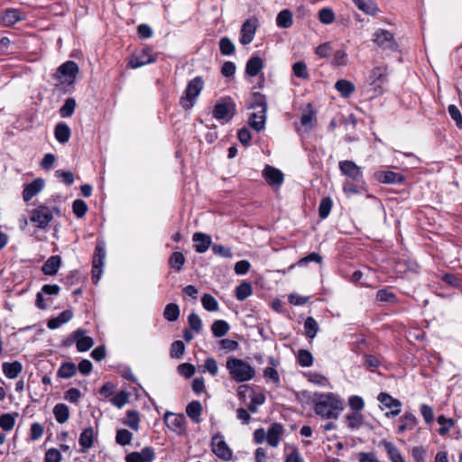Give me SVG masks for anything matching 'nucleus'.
<instances>
[{"instance_id": "nucleus-42", "label": "nucleus", "mask_w": 462, "mask_h": 462, "mask_svg": "<svg viewBox=\"0 0 462 462\" xmlns=\"http://www.w3.org/2000/svg\"><path fill=\"white\" fill-rule=\"evenodd\" d=\"M250 403L248 404V410L254 413L258 410V406L262 405L265 402V396L261 393H254V391L250 394Z\"/></svg>"}, {"instance_id": "nucleus-46", "label": "nucleus", "mask_w": 462, "mask_h": 462, "mask_svg": "<svg viewBox=\"0 0 462 462\" xmlns=\"http://www.w3.org/2000/svg\"><path fill=\"white\" fill-rule=\"evenodd\" d=\"M132 439H133V434L129 430H127L125 429H120L116 431V442L118 445H121V446L129 445L131 443Z\"/></svg>"}, {"instance_id": "nucleus-27", "label": "nucleus", "mask_w": 462, "mask_h": 462, "mask_svg": "<svg viewBox=\"0 0 462 462\" xmlns=\"http://www.w3.org/2000/svg\"><path fill=\"white\" fill-rule=\"evenodd\" d=\"M73 318V312L70 310H66L60 313L59 316L49 319L48 328L50 329H56L61 325L69 322Z\"/></svg>"}, {"instance_id": "nucleus-2", "label": "nucleus", "mask_w": 462, "mask_h": 462, "mask_svg": "<svg viewBox=\"0 0 462 462\" xmlns=\"http://www.w3.org/2000/svg\"><path fill=\"white\" fill-rule=\"evenodd\" d=\"M230 378L236 383L251 381L255 376V369L246 361L237 357H229L226 363Z\"/></svg>"}, {"instance_id": "nucleus-44", "label": "nucleus", "mask_w": 462, "mask_h": 462, "mask_svg": "<svg viewBox=\"0 0 462 462\" xmlns=\"http://www.w3.org/2000/svg\"><path fill=\"white\" fill-rule=\"evenodd\" d=\"M292 72L299 79H307L310 77L307 65L302 60H299L292 65Z\"/></svg>"}, {"instance_id": "nucleus-55", "label": "nucleus", "mask_w": 462, "mask_h": 462, "mask_svg": "<svg viewBox=\"0 0 462 462\" xmlns=\"http://www.w3.org/2000/svg\"><path fill=\"white\" fill-rule=\"evenodd\" d=\"M365 187L366 183L361 186L359 183L346 180L343 184V190L345 193L360 194L363 190H365Z\"/></svg>"}, {"instance_id": "nucleus-58", "label": "nucleus", "mask_w": 462, "mask_h": 462, "mask_svg": "<svg viewBox=\"0 0 462 462\" xmlns=\"http://www.w3.org/2000/svg\"><path fill=\"white\" fill-rule=\"evenodd\" d=\"M298 362L301 366L309 367L313 364V356L310 351L301 349L298 354Z\"/></svg>"}, {"instance_id": "nucleus-62", "label": "nucleus", "mask_w": 462, "mask_h": 462, "mask_svg": "<svg viewBox=\"0 0 462 462\" xmlns=\"http://www.w3.org/2000/svg\"><path fill=\"white\" fill-rule=\"evenodd\" d=\"M346 421L350 429H358L363 423V416L358 412H353L346 416Z\"/></svg>"}, {"instance_id": "nucleus-26", "label": "nucleus", "mask_w": 462, "mask_h": 462, "mask_svg": "<svg viewBox=\"0 0 462 462\" xmlns=\"http://www.w3.org/2000/svg\"><path fill=\"white\" fill-rule=\"evenodd\" d=\"M71 135V130L69 126L64 123L60 122L55 125L54 136L60 143H67Z\"/></svg>"}, {"instance_id": "nucleus-14", "label": "nucleus", "mask_w": 462, "mask_h": 462, "mask_svg": "<svg viewBox=\"0 0 462 462\" xmlns=\"http://www.w3.org/2000/svg\"><path fill=\"white\" fill-rule=\"evenodd\" d=\"M377 400L388 409H391L390 412H386V416H397L401 412L402 403L399 400L392 397L386 393H379Z\"/></svg>"}, {"instance_id": "nucleus-11", "label": "nucleus", "mask_w": 462, "mask_h": 462, "mask_svg": "<svg viewBox=\"0 0 462 462\" xmlns=\"http://www.w3.org/2000/svg\"><path fill=\"white\" fill-rule=\"evenodd\" d=\"M163 419L166 426L171 430L179 435H182L186 432V419L182 414L167 411Z\"/></svg>"}, {"instance_id": "nucleus-39", "label": "nucleus", "mask_w": 462, "mask_h": 462, "mask_svg": "<svg viewBox=\"0 0 462 462\" xmlns=\"http://www.w3.org/2000/svg\"><path fill=\"white\" fill-rule=\"evenodd\" d=\"M359 10L369 15H374L378 9L372 0H353Z\"/></svg>"}, {"instance_id": "nucleus-23", "label": "nucleus", "mask_w": 462, "mask_h": 462, "mask_svg": "<svg viewBox=\"0 0 462 462\" xmlns=\"http://www.w3.org/2000/svg\"><path fill=\"white\" fill-rule=\"evenodd\" d=\"M22 12L19 9H7L0 14V22L5 26H12L23 20Z\"/></svg>"}, {"instance_id": "nucleus-37", "label": "nucleus", "mask_w": 462, "mask_h": 462, "mask_svg": "<svg viewBox=\"0 0 462 462\" xmlns=\"http://www.w3.org/2000/svg\"><path fill=\"white\" fill-rule=\"evenodd\" d=\"M76 106H77V103H76L75 98L68 97L59 110V114H60V117H62V118L70 117L75 112Z\"/></svg>"}, {"instance_id": "nucleus-45", "label": "nucleus", "mask_w": 462, "mask_h": 462, "mask_svg": "<svg viewBox=\"0 0 462 462\" xmlns=\"http://www.w3.org/2000/svg\"><path fill=\"white\" fill-rule=\"evenodd\" d=\"M219 50L221 54L229 56L234 54L236 51L235 44L228 37H223L219 41Z\"/></svg>"}, {"instance_id": "nucleus-3", "label": "nucleus", "mask_w": 462, "mask_h": 462, "mask_svg": "<svg viewBox=\"0 0 462 462\" xmlns=\"http://www.w3.org/2000/svg\"><path fill=\"white\" fill-rule=\"evenodd\" d=\"M204 88V80L202 77L197 76L191 80H189L187 84V87L183 92V95L181 96L180 99V106L185 110L191 109L196 102L197 98L199 97V94L201 93L202 89Z\"/></svg>"}, {"instance_id": "nucleus-7", "label": "nucleus", "mask_w": 462, "mask_h": 462, "mask_svg": "<svg viewBox=\"0 0 462 462\" xmlns=\"http://www.w3.org/2000/svg\"><path fill=\"white\" fill-rule=\"evenodd\" d=\"M106 259V245L103 241H99L96 246L93 262H92V279L97 283L103 274V266Z\"/></svg>"}, {"instance_id": "nucleus-29", "label": "nucleus", "mask_w": 462, "mask_h": 462, "mask_svg": "<svg viewBox=\"0 0 462 462\" xmlns=\"http://www.w3.org/2000/svg\"><path fill=\"white\" fill-rule=\"evenodd\" d=\"M265 122L266 114L260 112L252 113L248 118V124L250 127L257 133L261 132L264 128Z\"/></svg>"}, {"instance_id": "nucleus-9", "label": "nucleus", "mask_w": 462, "mask_h": 462, "mask_svg": "<svg viewBox=\"0 0 462 462\" xmlns=\"http://www.w3.org/2000/svg\"><path fill=\"white\" fill-rule=\"evenodd\" d=\"M79 70V66L75 61L67 60L57 69L54 78L57 80L64 79L66 82L72 84L75 81Z\"/></svg>"}, {"instance_id": "nucleus-22", "label": "nucleus", "mask_w": 462, "mask_h": 462, "mask_svg": "<svg viewBox=\"0 0 462 462\" xmlns=\"http://www.w3.org/2000/svg\"><path fill=\"white\" fill-rule=\"evenodd\" d=\"M283 427L281 424L273 423L267 430L268 444L273 448H277L283 435Z\"/></svg>"}, {"instance_id": "nucleus-20", "label": "nucleus", "mask_w": 462, "mask_h": 462, "mask_svg": "<svg viewBox=\"0 0 462 462\" xmlns=\"http://www.w3.org/2000/svg\"><path fill=\"white\" fill-rule=\"evenodd\" d=\"M263 176L270 185L281 186L284 180L283 173L277 168L266 165L263 171Z\"/></svg>"}, {"instance_id": "nucleus-21", "label": "nucleus", "mask_w": 462, "mask_h": 462, "mask_svg": "<svg viewBox=\"0 0 462 462\" xmlns=\"http://www.w3.org/2000/svg\"><path fill=\"white\" fill-rule=\"evenodd\" d=\"M154 451L150 447H145L139 452H132L125 457L126 462H152Z\"/></svg>"}, {"instance_id": "nucleus-30", "label": "nucleus", "mask_w": 462, "mask_h": 462, "mask_svg": "<svg viewBox=\"0 0 462 462\" xmlns=\"http://www.w3.org/2000/svg\"><path fill=\"white\" fill-rule=\"evenodd\" d=\"M61 263V258L59 255L51 256L42 265V270L47 275L57 273Z\"/></svg>"}, {"instance_id": "nucleus-6", "label": "nucleus", "mask_w": 462, "mask_h": 462, "mask_svg": "<svg viewBox=\"0 0 462 462\" xmlns=\"http://www.w3.org/2000/svg\"><path fill=\"white\" fill-rule=\"evenodd\" d=\"M210 447L212 452L224 461H230L233 457V451L225 440L224 436L217 432L211 437Z\"/></svg>"}, {"instance_id": "nucleus-36", "label": "nucleus", "mask_w": 462, "mask_h": 462, "mask_svg": "<svg viewBox=\"0 0 462 462\" xmlns=\"http://www.w3.org/2000/svg\"><path fill=\"white\" fill-rule=\"evenodd\" d=\"M335 88L344 97H348L355 91L354 84L346 79L337 80L335 84Z\"/></svg>"}, {"instance_id": "nucleus-1", "label": "nucleus", "mask_w": 462, "mask_h": 462, "mask_svg": "<svg viewBox=\"0 0 462 462\" xmlns=\"http://www.w3.org/2000/svg\"><path fill=\"white\" fill-rule=\"evenodd\" d=\"M315 412L325 419H337L344 410V402L333 393H315L313 397Z\"/></svg>"}, {"instance_id": "nucleus-50", "label": "nucleus", "mask_w": 462, "mask_h": 462, "mask_svg": "<svg viewBox=\"0 0 462 462\" xmlns=\"http://www.w3.org/2000/svg\"><path fill=\"white\" fill-rule=\"evenodd\" d=\"M332 204V199L329 197H325L321 199L319 206V215L320 218L324 219L328 217L331 211Z\"/></svg>"}, {"instance_id": "nucleus-17", "label": "nucleus", "mask_w": 462, "mask_h": 462, "mask_svg": "<svg viewBox=\"0 0 462 462\" xmlns=\"http://www.w3.org/2000/svg\"><path fill=\"white\" fill-rule=\"evenodd\" d=\"M72 338L76 342V346L78 351L85 352L90 349L94 345V340L92 337L86 336V331L84 329H77L72 333Z\"/></svg>"}, {"instance_id": "nucleus-4", "label": "nucleus", "mask_w": 462, "mask_h": 462, "mask_svg": "<svg viewBox=\"0 0 462 462\" xmlns=\"http://www.w3.org/2000/svg\"><path fill=\"white\" fill-rule=\"evenodd\" d=\"M54 215H60V209L58 207L49 208L40 205L32 210L30 219L38 228L44 229L53 219Z\"/></svg>"}, {"instance_id": "nucleus-47", "label": "nucleus", "mask_w": 462, "mask_h": 462, "mask_svg": "<svg viewBox=\"0 0 462 462\" xmlns=\"http://www.w3.org/2000/svg\"><path fill=\"white\" fill-rule=\"evenodd\" d=\"M403 422L398 427V432L402 433L407 430H413L417 424V420L412 414H405L402 417Z\"/></svg>"}, {"instance_id": "nucleus-12", "label": "nucleus", "mask_w": 462, "mask_h": 462, "mask_svg": "<svg viewBox=\"0 0 462 462\" xmlns=\"http://www.w3.org/2000/svg\"><path fill=\"white\" fill-rule=\"evenodd\" d=\"M256 28V19H248L243 23L239 39V42L242 45L245 46L253 42Z\"/></svg>"}, {"instance_id": "nucleus-10", "label": "nucleus", "mask_w": 462, "mask_h": 462, "mask_svg": "<svg viewBox=\"0 0 462 462\" xmlns=\"http://www.w3.org/2000/svg\"><path fill=\"white\" fill-rule=\"evenodd\" d=\"M374 42L379 48L384 51L388 50L393 51L398 48L393 34L387 30H377L374 34Z\"/></svg>"}, {"instance_id": "nucleus-24", "label": "nucleus", "mask_w": 462, "mask_h": 462, "mask_svg": "<svg viewBox=\"0 0 462 462\" xmlns=\"http://www.w3.org/2000/svg\"><path fill=\"white\" fill-rule=\"evenodd\" d=\"M263 69V60L257 55L252 56L246 62L245 73L250 77H256Z\"/></svg>"}, {"instance_id": "nucleus-53", "label": "nucleus", "mask_w": 462, "mask_h": 462, "mask_svg": "<svg viewBox=\"0 0 462 462\" xmlns=\"http://www.w3.org/2000/svg\"><path fill=\"white\" fill-rule=\"evenodd\" d=\"M304 328H305L306 335L310 338H313V337H315V336L317 335V333L319 331V325H318L317 321L315 320V319H313L312 317H309L305 320Z\"/></svg>"}, {"instance_id": "nucleus-63", "label": "nucleus", "mask_w": 462, "mask_h": 462, "mask_svg": "<svg viewBox=\"0 0 462 462\" xmlns=\"http://www.w3.org/2000/svg\"><path fill=\"white\" fill-rule=\"evenodd\" d=\"M129 401V393L124 391L117 393L111 400L113 405L122 408Z\"/></svg>"}, {"instance_id": "nucleus-64", "label": "nucleus", "mask_w": 462, "mask_h": 462, "mask_svg": "<svg viewBox=\"0 0 462 462\" xmlns=\"http://www.w3.org/2000/svg\"><path fill=\"white\" fill-rule=\"evenodd\" d=\"M185 350V345L182 341L177 340L171 344V356L173 358H180Z\"/></svg>"}, {"instance_id": "nucleus-34", "label": "nucleus", "mask_w": 462, "mask_h": 462, "mask_svg": "<svg viewBox=\"0 0 462 462\" xmlns=\"http://www.w3.org/2000/svg\"><path fill=\"white\" fill-rule=\"evenodd\" d=\"M53 414L59 423H65L69 418V407L64 403H58L53 408Z\"/></svg>"}, {"instance_id": "nucleus-60", "label": "nucleus", "mask_w": 462, "mask_h": 462, "mask_svg": "<svg viewBox=\"0 0 462 462\" xmlns=\"http://www.w3.org/2000/svg\"><path fill=\"white\" fill-rule=\"evenodd\" d=\"M411 454L415 462H425L427 448L421 446H416L411 448Z\"/></svg>"}, {"instance_id": "nucleus-52", "label": "nucleus", "mask_w": 462, "mask_h": 462, "mask_svg": "<svg viewBox=\"0 0 462 462\" xmlns=\"http://www.w3.org/2000/svg\"><path fill=\"white\" fill-rule=\"evenodd\" d=\"M319 20L321 23L331 24L335 21V14L329 7H324L319 11Z\"/></svg>"}, {"instance_id": "nucleus-48", "label": "nucleus", "mask_w": 462, "mask_h": 462, "mask_svg": "<svg viewBox=\"0 0 462 462\" xmlns=\"http://www.w3.org/2000/svg\"><path fill=\"white\" fill-rule=\"evenodd\" d=\"M164 318L169 321H175L179 319L180 309L177 304L170 303L166 305L163 312Z\"/></svg>"}, {"instance_id": "nucleus-8", "label": "nucleus", "mask_w": 462, "mask_h": 462, "mask_svg": "<svg viewBox=\"0 0 462 462\" xmlns=\"http://www.w3.org/2000/svg\"><path fill=\"white\" fill-rule=\"evenodd\" d=\"M339 170L343 175L347 177L353 182L359 183L361 186L365 184L363 177L362 168L359 167L355 162L345 160L338 163Z\"/></svg>"}, {"instance_id": "nucleus-59", "label": "nucleus", "mask_w": 462, "mask_h": 462, "mask_svg": "<svg viewBox=\"0 0 462 462\" xmlns=\"http://www.w3.org/2000/svg\"><path fill=\"white\" fill-rule=\"evenodd\" d=\"M76 373V366L74 364L72 363H66V364H63L59 371H58V375L61 378H69L71 376H73Z\"/></svg>"}, {"instance_id": "nucleus-35", "label": "nucleus", "mask_w": 462, "mask_h": 462, "mask_svg": "<svg viewBox=\"0 0 462 462\" xmlns=\"http://www.w3.org/2000/svg\"><path fill=\"white\" fill-rule=\"evenodd\" d=\"M202 411L201 403L198 401H193L186 407L187 415L195 422L200 421V415Z\"/></svg>"}, {"instance_id": "nucleus-31", "label": "nucleus", "mask_w": 462, "mask_h": 462, "mask_svg": "<svg viewBox=\"0 0 462 462\" xmlns=\"http://www.w3.org/2000/svg\"><path fill=\"white\" fill-rule=\"evenodd\" d=\"M293 23L292 13L289 9H283L276 16V25L282 29H288Z\"/></svg>"}, {"instance_id": "nucleus-57", "label": "nucleus", "mask_w": 462, "mask_h": 462, "mask_svg": "<svg viewBox=\"0 0 462 462\" xmlns=\"http://www.w3.org/2000/svg\"><path fill=\"white\" fill-rule=\"evenodd\" d=\"M201 303L205 310L208 311H216L218 310V303L217 300L210 294L203 295Z\"/></svg>"}, {"instance_id": "nucleus-38", "label": "nucleus", "mask_w": 462, "mask_h": 462, "mask_svg": "<svg viewBox=\"0 0 462 462\" xmlns=\"http://www.w3.org/2000/svg\"><path fill=\"white\" fill-rule=\"evenodd\" d=\"M123 423L129 428H131L133 430L137 431L139 430V423H140V414L136 411H126V417L123 420Z\"/></svg>"}, {"instance_id": "nucleus-54", "label": "nucleus", "mask_w": 462, "mask_h": 462, "mask_svg": "<svg viewBox=\"0 0 462 462\" xmlns=\"http://www.w3.org/2000/svg\"><path fill=\"white\" fill-rule=\"evenodd\" d=\"M201 371L203 373L208 372L212 376H216L218 374V365L217 360L213 357H208L201 366Z\"/></svg>"}, {"instance_id": "nucleus-28", "label": "nucleus", "mask_w": 462, "mask_h": 462, "mask_svg": "<svg viewBox=\"0 0 462 462\" xmlns=\"http://www.w3.org/2000/svg\"><path fill=\"white\" fill-rule=\"evenodd\" d=\"M193 242L198 253L206 252L211 245V238L204 233H195L193 236Z\"/></svg>"}, {"instance_id": "nucleus-40", "label": "nucleus", "mask_w": 462, "mask_h": 462, "mask_svg": "<svg viewBox=\"0 0 462 462\" xmlns=\"http://www.w3.org/2000/svg\"><path fill=\"white\" fill-rule=\"evenodd\" d=\"M229 325L225 320H216L211 326V331L216 337H222L229 331Z\"/></svg>"}, {"instance_id": "nucleus-19", "label": "nucleus", "mask_w": 462, "mask_h": 462, "mask_svg": "<svg viewBox=\"0 0 462 462\" xmlns=\"http://www.w3.org/2000/svg\"><path fill=\"white\" fill-rule=\"evenodd\" d=\"M44 180L37 178L32 182L26 184L23 190V199L25 202L30 201L33 197L40 193L44 188Z\"/></svg>"}, {"instance_id": "nucleus-18", "label": "nucleus", "mask_w": 462, "mask_h": 462, "mask_svg": "<svg viewBox=\"0 0 462 462\" xmlns=\"http://www.w3.org/2000/svg\"><path fill=\"white\" fill-rule=\"evenodd\" d=\"M154 61L155 59L150 54V50L143 49L140 53L134 54L131 57L128 66L132 69H137Z\"/></svg>"}, {"instance_id": "nucleus-43", "label": "nucleus", "mask_w": 462, "mask_h": 462, "mask_svg": "<svg viewBox=\"0 0 462 462\" xmlns=\"http://www.w3.org/2000/svg\"><path fill=\"white\" fill-rule=\"evenodd\" d=\"M253 292L252 285L249 282H242L236 288V297L238 300H245Z\"/></svg>"}, {"instance_id": "nucleus-41", "label": "nucleus", "mask_w": 462, "mask_h": 462, "mask_svg": "<svg viewBox=\"0 0 462 462\" xmlns=\"http://www.w3.org/2000/svg\"><path fill=\"white\" fill-rule=\"evenodd\" d=\"M17 413H5L0 416V427L5 430L10 431L15 424Z\"/></svg>"}, {"instance_id": "nucleus-61", "label": "nucleus", "mask_w": 462, "mask_h": 462, "mask_svg": "<svg viewBox=\"0 0 462 462\" xmlns=\"http://www.w3.org/2000/svg\"><path fill=\"white\" fill-rule=\"evenodd\" d=\"M448 111L450 117L455 121L456 125L462 129V115L458 107L456 105H449Z\"/></svg>"}, {"instance_id": "nucleus-32", "label": "nucleus", "mask_w": 462, "mask_h": 462, "mask_svg": "<svg viewBox=\"0 0 462 462\" xmlns=\"http://www.w3.org/2000/svg\"><path fill=\"white\" fill-rule=\"evenodd\" d=\"M284 462H304V459L294 445H285L284 447Z\"/></svg>"}, {"instance_id": "nucleus-25", "label": "nucleus", "mask_w": 462, "mask_h": 462, "mask_svg": "<svg viewBox=\"0 0 462 462\" xmlns=\"http://www.w3.org/2000/svg\"><path fill=\"white\" fill-rule=\"evenodd\" d=\"M261 108L260 113H267V100L265 95L260 92H254L252 94V101L247 105L248 109Z\"/></svg>"}, {"instance_id": "nucleus-51", "label": "nucleus", "mask_w": 462, "mask_h": 462, "mask_svg": "<svg viewBox=\"0 0 462 462\" xmlns=\"http://www.w3.org/2000/svg\"><path fill=\"white\" fill-rule=\"evenodd\" d=\"M438 423L440 425L439 433L440 435H446L454 426L455 420L451 418H446L444 415H440L438 417Z\"/></svg>"}, {"instance_id": "nucleus-56", "label": "nucleus", "mask_w": 462, "mask_h": 462, "mask_svg": "<svg viewBox=\"0 0 462 462\" xmlns=\"http://www.w3.org/2000/svg\"><path fill=\"white\" fill-rule=\"evenodd\" d=\"M72 211L77 217H82L88 211V205L83 199H75L72 203Z\"/></svg>"}, {"instance_id": "nucleus-13", "label": "nucleus", "mask_w": 462, "mask_h": 462, "mask_svg": "<svg viewBox=\"0 0 462 462\" xmlns=\"http://www.w3.org/2000/svg\"><path fill=\"white\" fill-rule=\"evenodd\" d=\"M374 178L381 183L386 184H402L406 178L400 172L393 171H378L374 172Z\"/></svg>"}, {"instance_id": "nucleus-5", "label": "nucleus", "mask_w": 462, "mask_h": 462, "mask_svg": "<svg viewBox=\"0 0 462 462\" xmlns=\"http://www.w3.org/2000/svg\"><path fill=\"white\" fill-rule=\"evenodd\" d=\"M236 105L230 97H225L217 102L213 109V116L218 121L229 123L236 115Z\"/></svg>"}, {"instance_id": "nucleus-33", "label": "nucleus", "mask_w": 462, "mask_h": 462, "mask_svg": "<svg viewBox=\"0 0 462 462\" xmlns=\"http://www.w3.org/2000/svg\"><path fill=\"white\" fill-rule=\"evenodd\" d=\"M22 364L18 361H14L13 363L5 362L3 364V372L9 379L16 378L22 372Z\"/></svg>"}, {"instance_id": "nucleus-15", "label": "nucleus", "mask_w": 462, "mask_h": 462, "mask_svg": "<svg viewBox=\"0 0 462 462\" xmlns=\"http://www.w3.org/2000/svg\"><path fill=\"white\" fill-rule=\"evenodd\" d=\"M97 439V431L93 427L86 428L79 436V443L80 446L81 452L88 451L94 445Z\"/></svg>"}, {"instance_id": "nucleus-16", "label": "nucleus", "mask_w": 462, "mask_h": 462, "mask_svg": "<svg viewBox=\"0 0 462 462\" xmlns=\"http://www.w3.org/2000/svg\"><path fill=\"white\" fill-rule=\"evenodd\" d=\"M387 69L385 67H375L370 73V85L374 91L381 90L383 83L387 80Z\"/></svg>"}, {"instance_id": "nucleus-49", "label": "nucleus", "mask_w": 462, "mask_h": 462, "mask_svg": "<svg viewBox=\"0 0 462 462\" xmlns=\"http://www.w3.org/2000/svg\"><path fill=\"white\" fill-rule=\"evenodd\" d=\"M184 263L185 257L183 254L180 252H174L169 259L170 266L175 269L176 271H180Z\"/></svg>"}]
</instances>
